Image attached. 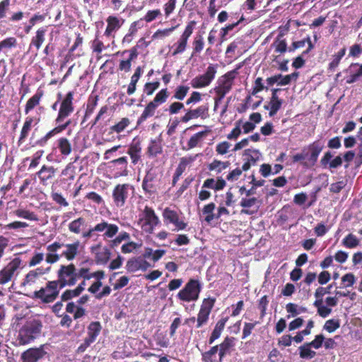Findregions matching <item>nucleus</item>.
Segmentation results:
<instances>
[{
  "instance_id": "a878e982",
  "label": "nucleus",
  "mask_w": 362,
  "mask_h": 362,
  "mask_svg": "<svg viewBox=\"0 0 362 362\" xmlns=\"http://www.w3.org/2000/svg\"><path fill=\"white\" fill-rule=\"evenodd\" d=\"M13 213L18 218H22L29 221H38V217L34 212L22 208H18L14 210Z\"/></svg>"
},
{
  "instance_id": "338daca9",
  "label": "nucleus",
  "mask_w": 362,
  "mask_h": 362,
  "mask_svg": "<svg viewBox=\"0 0 362 362\" xmlns=\"http://www.w3.org/2000/svg\"><path fill=\"white\" fill-rule=\"evenodd\" d=\"M97 102H98L97 96L93 99L89 100L88 103L87 105V108L86 110V114H85L86 117L90 116L94 112V110L97 105Z\"/></svg>"
},
{
  "instance_id": "f257e3e1",
  "label": "nucleus",
  "mask_w": 362,
  "mask_h": 362,
  "mask_svg": "<svg viewBox=\"0 0 362 362\" xmlns=\"http://www.w3.org/2000/svg\"><path fill=\"white\" fill-rule=\"evenodd\" d=\"M42 323L38 320H33L26 323L20 329L17 337V343L23 346L33 341L40 333Z\"/></svg>"
},
{
  "instance_id": "8fccbe9b",
  "label": "nucleus",
  "mask_w": 362,
  "mask_h": 362,
  "mask_svg": "<svg viewBox=\"0 0 362 362\" xmlns=\"http://www.w3.org/2000/svg\"><path fill=\"white\" fill-rule=\"evenodd\" d=\"M215 204L210 203L206 206H204L203 209V214H206V216L205 218V221L208 223H210L214 218L215 216L213 213L214 209H215Z\"/></svg>"
},
{
  "instance_id": "f03ea898",
  "label": "nucleus",
  "mask_w": 362,
  "mask_h": 362,
  "mask_svg": "<svg viewBox=\"0 0 362 362\" xmlns=\"http://www.w3.org/2000/svg\"><path fill=\"white\" fill-rule=\"evenodd\" d=\"M159 223V218L156 215L154 210L147 206L139 215L138 225L145 233H152Z\"/></svg>"
},
{
  "instance_id": "680f3d73",
  "label": "nucleus",
  "mask_w": 362,
  "mask_h": 362,
  "mask_svg": "<svg viewBox=\"0 0 362 362\" xmlns=\"http://www.w3.org/2000/svg\"><path fill=\"white\" fill-rule=\"evenodd\" d=\"M346 71L352 73L358 78L362 76V64L359 65L358 63L351 64Z\"/></svg>"
},
{
  "instance_id": "a18cd8bd",
  "label": "nucleus",
  "mask_w": 362,
  "mask_h": 362,
  "mask_svg": "<svg viewBox=\"0 0 362 362\" xmlns=\"http://www.w3.org/2000/svg\"><path fill=\"white\" fill-rule=\"evenodd\" d=\"M141 259L139 258H132L127 261V269L129 272H136L140 270L141 268Z\"/></svg>"
},
{
  "instance_id": "4be33fe9",
  "label": "nucleus",
  "mask_w": 362,
  "mask_h": 362,
  "mask_svg": "<svg viewBox=\"0 0 362 362\" xmlns=\"http://www.w3.org/2000/svg\"><path fill=\"white\" fill-rule=\"evenodd\" d=\"M106 21L107 23L106 30L105 31V35L106 36H111L112 33L119 30L124 23L123 19L113 16H110L107 18Z\"/></svg>"
},
{
  "instance_id": "052dcab7",
  "label": "nucleus",
  "mask_w": 362,
  "mask_h": 362,
  "mask_svg": "<svg viewBox=\"0 0 362 362\" xmlns=\"http://www.w3.org/2000/svg\"><path fill=\"white\" fill-rule=\"evenodd\" d=\"M159 86L160 83L158 81L146 83L144 86V91L147 95H151L153 92L159 88Z\"/></svg>"
},
{
  "instance_id": "c85d7f7f",
  "label": "nucleus",
  "mask_w": 362,
  "mask_h": 362,
  "mask_svg": "<svg viewBox=\"0 0 362 362\" xmlns=\"http://www.w3.org/2000/svg\"><path fill=\"white\" fill-rule=\"evenodd\" d=\"M226 321L227 318H223L216 323L215 328L210 337L209 344H212L216 339H217L221 336V332L225 327Z\"/></svg>"
},
{
  "instance_id": "473e14b6",
  "label": "nucleus",
  "mask_w": 362,
  "mask_h": 362,
  "mask_svg": "<svg viewBox=\"0 0 362 362\" xmlns=\"http://www.w3.org/2000/svg\"><path fill=\"white\" fill-rule=\"evenodd\" d=\"M305 43L308 44V48L303 52V54H307L309 52L310 50H311L313 48V45L312 44V42L309 37L305 40L293 42L292 43L291 47L289 48V51L291 52L294 51L296 49L302 48L305 47Z\"/></svg>"
},
{
  "instance_id": "f704fd0d",
  "label": "nucleus",
  "mask_w": 362,
  "mask_h": 362,
  "mask_svg": "<svg viewBox=\"0 0 362 362\" xmlns=\"http://www.w3.org/2000/svg\"><path fill=\"white\" fill-rule=\"evenodd\" d=\"M207 134L206 131L199 132L189 139L187 146L188 148H193L199 145V144L202 141L203 138Z\"/></svg>"
},
{
  "instance_id": "c756f323",
  "label": "nucleus",
  "mask_w": 362,
  "mask_h": 362,
  "mask_svg": "<svg viewBox=\"0 0 362 362\" xmlns=\"http://www.w3.org/2000/svg\"><path fill=\"white\" fill-rule=\"evenodd\" d=\"M230 165L229 161H221L218 160H214L208 166L210 171H214L216 173H221L223 170L226 169Z\"/></svg>"
},
{
  "instance_id": "ddd939ff",
  "label": "nucleus",
  "mask_w": 362,
  "mask_h": 362,
  "mask_svg": "<svg viewBox=\"0 0 362 362\" xmlns=\"http://www.w3.org/2000/svg\"><path fill=\"white\" fill-rule=\"evenodd\" d=\"M324 148V145L319 141H315L308 147V161H305L303 164L304 166L308 168L315 165L316 163L318 156Z\"/></svg>"
},
{
  "instance_id": "58836bf2",
  "label": "nucleus",
  "mask_w": 362,
  "mask_h": 362,
  "mask_svg": "<svg viewBox=\"0 0 362 362\" xmlns=\"http://www.w3.org/2000/svg\"><path fill=\"white\" fill-rule=\"evenodd\" d=\"M156 108L157 107L153 103L150 102L145 107L144 112L138 120V122L141 123L145 121L148 117H152L154 115Z\"/></svg>"
},
{
  "instance_id": "e2e57ef3",
  "label": "nucleus",
  "mask_w": 362,
  "mask_h": 362,
  "mask_svg": "<svg viewBox=\"0 0 362 362\" xmlns=\"http://www.w3.org/2000/svg\"><path fill=\"white\" fill-rule=\"evenodd\" d=\"M51 197L52 200L58 204L63 206H69V203L66 202V199L62 196V194L58 192H52Z\"/></svg>"
},
{
  "instance_id": "bf43d9fd",
  "label": "nucleus",
  "mask_w": 362,
  "mask_h": 362,
  "mask_svg": "<svg viewBox=\"0 0 362 362\" xmlns=\"http://www.w3.org/2000/svg\"><path fill=\"white\" fill-rule=\"evenodd\" d=\"M189 89V88L187 86H178L175 90L174 98L180 100H183L188 93Z\"/></svg>"
},
{
  "instance_id": "de8ad7c7",
  "label": "nucleus",
  "mask_w": 362,
  "mask_h": 362,
  "mask_svg": "<svg viewBox=\"0 0 362 362\" xmlns=\"http://www.w3.org/2000/svg\"><path fill=\"white\" fill-rule=\"evenodd\" d=\"M141 246V244H139L133 241H129L128 243L122 245L121 247V251L124 254L131 253L139 249Z\"/></svg>"
},
{
  "instance_id": "6ab92c4d",
  "label": "nucleus",
  "mask_w": 362,
  "mask_h": 362,
  "mask_svg": "<svg viewBox=\"0 0 362 362\" xmlns=\"http://www.w3.org/2000/svg\"><path fill=\"white\" fill-rule=\"evenodd\" d=\"M63 243L59 242H54L47 247L48 253L46 255V262L49 264H54L59 260L62 257L60 255L56 253V252L62 248Z\"/></svg>"
},
{
  "instance_id": "4d7b16f0",
  "label": "nucleus",
  "mask_w": 362,
  "mask_h": 362,
  "mask_svg": "<svg viewBox=\"0 0 362 362\" xmlns=\"http://www.w3.org/2000/svg\"><path fill=\"white\" fill-rule=\"evenodd\" d=\"M259 201L255 197L252 198H242L240 205L243 208H251L256 206H258L257 204H258Z\"/></svg>"
},
{
  "instance_id": "bb28decb",
  "label": "nucleus",
  "mask_w": 362,
  "mask_h": 362,
  "mask_svg": "<svg viewBox=\"0 0 362 362\" xmlns=\"http://www.w3.org/2000/svg\"><path fill=\"white\" fill-rule=\"evenodd\" d=\"M218 85L214 88V92L216 93V95H221V96H225L228 93L233 86L232 84L226 82L221 78L218 79Z\"/></svg>"
},
{
  "instance_id": "0e129e2a",
  "label": "nucleus",
  "mask_w": 362,
  "mask_h": 362,
  "mask_svg": "<svg viewBox=\"0 0 362 362\" xmlns=\"http://www.w3.org/2000/svg\"><path fill=\"white\" fill-rule=\"evenodd\" d=\"M240 68L238 66L237 69H233L230 71L227 72L226 74L222 76L220 78L225 81L226 82L230 83V84L233 85V80L235 78L236 75L238 74V69Z\"/></svg>"
},
{
  "instance_id": "603ef678",
  "label": "nucleus",
  "mask_w": 362,
  "mask_h": 362,
  "mask_svg": "<svg viewBox=\"0 0 362 362\" xmlns=\"http://www.w3.org/2000/svg\"><path fill=\"white\" fill-rule=\"evenodd\" d=\"M130 124L128 118H122L118 123L111 127V129L117 133H120Z\"/></svg>"
},
{
  "instance_id": "9d476101",
  "label": "nucleus",
  "mask_w": 362,
  "mask_h": 362,
  "mask_svg": "<svg viewBox=\"0 0 362 362\" xmlns=\"http://www.w3.org/2000/svg\"><path fill=\"white\" fill-rule=\"evenodd\" d=\"M90 252L94 255V259L98 264H105L110 260L111 252L110 249L102 244L98 243L90 247Z\"/></svg>"
},
{
  "instance_id": "0eeeda50",
  "label": "nucleus",
  "mask_w": 362,
  "mask_h": 362,
  "mask_svg": "<svg viewBox=\"0 0 362 362\" xmlns=\"http://www.w3.org/2000/svg\"><path fill=\"white\" fill-rule=\"evenodd\" d=\"M21 265V259L19 257H16L3 268L0 271V284H5L16 276Z\"/></svg>"
},
{
  "instance_id": "7ed1b4c3",
  "label": "nucleus",
  "mask_w": 362,
  "mask_h": 362,
  "mask_svg": "<svg viewBox=\"0 0 362 362\" xmlns=\"http://www.w3.org/2000/svg\"><path fill=\"white\" fill-rule=\"evenodd\" d=\"M57 281L60 288L65 286H72L78 281L76 276V267L74 264L61 265L57 271Z\"/></svg>"
},
{
  "instance_id": "774afa93",
  "label": "nucleus",
  "mask_w": 362,
  "mask_h": 362,
  "mask_svg": "<svg viewBox=\"0 0 362 362\" xmlns=\"http://www.w3.org/2000/svg\"><path fill=\"white\" fill-rule=\"evenodd\" d=\"M187 43V40L180 37L177 42V47L173 52V55L175 56L177 54L183 52L186 48Z\"/></svg>"
},
{
  "instance_id": "20e7f679",
  "label": "nucleus",
  "mask_w": 362,
  "mask_h": 362,
  "mask_svg": "<svg viewBox=\"0 0 362 362\" xmlns=\"http://www.w3.org/2000/svg\"><path fill=\"white\" fill-rule=\"evenodd\" d=\"M201 286L197 280L190 279L177 293V298L185 302L196 301L199 298Z\"/></svg>"
},
{
  "instance_id": "72a5a7b5",
  "label": "nucleus",
  "mask_w": 362,
  "mask_h": 362,
  "mask_svg": "<svg viewBox=\"0 0 362 362\" xmlns=\"http://www.w3.org/2000/svg\"><path fill=\"white\" fill-rule=\"evenodd\" d=\"M244 156H245L246 160L250 161L252 165H255L260 160L262 154L259 150L247 149L244 152Z\"/></svg>"
},
{
  "instance_id": "4468645a",
  "label": "nucleus",
  "mask_w": 362,
  "mask_h": 362,
  "mask_svg": "<svg viewBox=\"0 0 362 362\" xmlns=\"http://www.w3.org/2000/svg\"><path fill=\"white\" fill-rule=\"evenodd\" d=\"M209 117V107L207 105H201L194 110H188L185 115L181 118V122L187 123L189 121L201 117L206 119Z\"/></svg>"
},
{
  "instance_id": "7c9ffc66",
  "label": "nucleus",
  "mask_w": 362,
  "mask_h": 362,
  "mask_svg": "<svg viewBox=\"0 0 362 362\" xmlns=\"http://www.w3.org/2000/svg\"><path fill=\"white\" fill-rule=\"evenodd\" d=\"M34 121V119L33 117H27L24 124H23V128L21 129V135H20V137H19V139H18V143H23L25 139L27 138V136H28L29 134V132H30L31 130V126H32V123Z\"/></svg>"
},
{
  "instance_id": "ea45409f",
  "label": "nucleus",
  "mask_w": 362,
  "mask_h": 362,
  "mask_svg": "<svg viewBox=\"0 0 362 362\" xmlns=\"http://www.w3.org/2000/svg\"><path fill=\"white\" fill-rule=\"evenodd\" d=\"M41 97L42 93H36L28 100L25 108V114H28L40 103Z\"/></svg>"
},
{
  "instance_id": "2eb2a0df",
  "label": "nucleus",
  "mask_w": 362,
  "mask_h": 362,
  "mask_svg": "<svg viewBox=\"0 0 362 362\" xmlns=\"http://www.w3.org/2000/svg\"><path fill=\"white\" fill-rule=\"evenodd\" d=\"M95 230L97 232H103V237L106 240L115 237L119 232V227L116 224L103 221L95 226Z\"/></svg>"
},
{
  "instance_id": "cd10ccee",
  "label": "nucleus",
  "mask_w": 362,
  "mask_h": 362,
  "mask_svg": "<svg viewBox=\"0 0 362 362\" xmlns=\"http://www.w3.org/2000/svg\"><path fill=\"white\" fill-rule=\"evenodd\" d=\"M47 32V28H41L40 29H38L36 32V35L33 37L32 39V41H31V45H33L34 46H35L36 49L38 50L42 44L43 43L44 40H45V33Z\"/></svg>"
},
{
  "instance_id": "e433bc0d",
  "label": "nucleus",
  "mask_w": 362,
  "mask_h": 362,
  "mask_svg": "<svg viewBox=\"0 0 362 362\" xmlns=\"http://www.w3.org/2000/svg\"><path fill=\"white\" fill-rule=\"evenodd\" d=\"M130 235L126 231L120 232L115 238L110 241V247L112 248L116 247L119 245L122 242L129 240Z\"/></svg>"
},
{
  "instance_id": "5701e85b",
  "label": "nucleus",
  "mask_w": 362,
  "mask_h": 362,
  "mask_svg": "<svg viewBox=\"0 0 362 362\" xmlns=\"http://www.w3.org/2000/svg\"><path fill=\"white\" fill-rule=\"evenodd\" d=\"M141 147L139 141L134 140L128 149V154L130 156L132 163L136 164L141 158Z\"/></svg>"
},
{
  "instance_id": "5fc2aeb1",
  "label": "nucleus",
  "mask_w": 362,
  "mask_h": 362,
  "mask_svg": "<svg viewBox=\"0 0 362 362\" xmlns=\"http://www.w3.org/2000/svg\"><path fill=\"white\" fill-rule=\"evenodd\" d=\"M272 47L275 51L279 53H284L287 49V44L285 40H280L279 37L273 42Z\"/></svg>"
},
{
  "instance_id": "6e6d98bb",
  "label": "nucleus",
  "mask_w": 362,
  "mask_h": 362,
  "mask_svg": "<svg viewBox=\"0 0 362 362\" xmlns=\"http://www.w3.org/2000/svg\"><path fill=\"white\" fill-rule=\"evenodd\" d=\"M298 76V73L294 72L291 74H288L286 76L281 75L280 77L279 82H278L279 86H286L289 84L291 81H296Z\"/></svg>"
},
{
  "instance_id": "423d86ee",
  "label": "nucleus",
  "mask_w": 362,
  "mask_h": 362,
  "mask_svg": "<svg viewBox=\"0 0 362 362\" xmlns=\"http://www.w3.org/2000/svg\"><path fill=\"white\" fill-rule=\"evenodd\" d=\"M59 284L56 281H48L45 288H41L35 292V297L41 299L44 303L54 301L59 295L58 286Z\"/></svg>"
},
{
  "instance_id": "13d9d810",
  "label": "nucleus",
  "mask_w": 362,
  "mask_h": 362,
  "mask_svg": "<svg viewBox=\"0 0 362 362\" xmlns=\"http://www.w3.org/2000/svg\"><path fill=\"white\" fill-rule=\"evenodd\" d=\"M27 227H28V224L27 223L16 221L12 223H10L8 224L4 225V226H2V228L4 230H11V229L18 230L21 228H27Z\"/></svg>"
},
{
  "instance_id": "6e6552de",
  "label": "nucleus",
  "mask_w": 362,
  "mask_h": 362,
  "mask_svg": "<svg viewBox=\"0 0 362 362\" xmlns=\"http://www.w3.org/2000/svg\"><path fill=\"white\" fill-rule=\"evenodd\" d=\"M49 345L42 344L39 347L30 348L22 353L21 358L23 362H37L47 354Z\"/></svg>"
},
{
  "instance_id": "69168bd1",
  "label": "nucleus",
  "mask_w": 362,
  "mask_h": 362,
  "mask_svg": "<svg viewBox=\"0 0 362 362\" xmlns=\"http://www.w3.org/2000/svg\"><path fill=\"white\" fill-rule=\"evenodd\" d=\"M79 295L80 293L76 288L73 290H66L62 294L61 298L62 300L66 301L73 298L74 297L78 296Z\"/></svg>"
},
{
  "instance_id": "a19ab883",
  "label": "nucleus",
  "mask_w": 362,
  "mask_h": 362,
  "mask_svg": "<svg viewBox=\"0 0 362 362\" xmlns=\"http://www.w3.org/2000/svg\"><path fill=\"white\" fill-rule=\"evenodd\" d=\"M310 347L312 346L308 345V343H306L299 347L300 358H312L315 356L316 353L314 351H312Z\"/></svg>"
},
{
  "instance_id": "2f4dec72",
  "label": "nucleus",
  "mask_w": 362,
  "mask_h": 362,
  "mask_svg": "<svg viewBox=\"0 0 362 362\" xmlns=\"http://www.w3.org/2000/svg\"><path fill=\"white\" fill-rule=\"evenodd\" d=\"M85 219L82 217H79L69 223L68 228L70 232L79 234L81 232L82 227L85 224Z\"/></svg>"
},
{
  "instance_id": "dca6fc26",
  "label": "nucleus",
  "mask_w": 362,
  "mask_h": 362,
  "mask_svg": "<svg viewBox=\"0 0 362 362\" xmlns=\"http://www.w3.org/2000/svg\"><path fill=\"white\" fill-rule=\"evenodd\" d=\"M50 270V267L43 268L38 267L35 269L30 271L26 275L22 284L23 286H33L36 284L41 276L47 274Z\"/></svg>"
},
{
  "instance_id": "f3484780",
  "label": "nucleus",
  "mask_w": 362,
  "mask_h": 362,
  "mask_svg": "<svg viewBox=\"0 0 362 362\" xmlns=\"http://www.w3.org/2000/svg\"><path fill=\"white\" fill-rule=\"evenodd\" d=\"M81 243L78 240L69 244L63 243L62 247L64 249L62 252L60 256L64 257L67 261H71L74 259L76 256L79 254V247Z\"/></svg>"
},
{
  "instance_id": "f8f14e48",
  "label": "nucleus",
  "mask_w": 362,
  "mask_h": 362,
  "mask_svg": "<svg viewBox=\"0 0 362 362\" xmlns=\"http://www.w3.org/2000/svg\"><path fill=\"white\" fill-rule=\"evenodd\" d=\"M130 189L131 187L128 184L117 185L115 187L112 197L117 206L122 207L124 205Z\"/></svg>"
},
{
  "instance_id": "c03bdc74",
  "label": "nucleus",
  "mask_w": 362,
  "mask_h": 362,
  "mask_svg": "<svg viewBox=\"0 0 362 362\" xmlns=\"http://www.w3.org/2000/svg\"><path fill=\"white\" fill-rule=\"evenodd\" d=\"M168 95L169 94L167 88L162 89L156 94V97L154 98L153 100L151 101V103L158 107L159 105L164 103L166 101Z\"/></svg>"
},
{
  "instance_id": "864d4df0",
  "label": "nucleus",
  "mask_w": 362,
  "mask_h": 362,
  "mask_svg": "<svg viewBox=\"0 0 362 362\" xmlns=\"http://www.w3.org/2000/svg\"><path fill=\"white\" fill-rule=\"evenodd\" d=\"M340 327V322L339 320H327L325 325L324 329L327 330L328 332L332 333L334 332L336 329H337Z\"/></svg>"
},
{
  "instance_id": "9b49d317",
  "label": "nucleus",
  "mask_w": 362,
  "mask_h": 362,
  "mask_svg": "<svg viewBox=\"0 0 362 362\" xmlns=\"http://www.w3.org/2000/svg\"><path fill=\"white\" fill-rule=\"evenodd\" d=\"M215 300L213 298H205L201 305L200 310L197 315V327H202L205 325L208 320L209 314L214 305Z\"/></svg>"
},
{
  "instance_id": "393cba45",
  "label": "nucleus",
  "mask_w": 362,
  "mask_h": 362,
  "mask_svg": "<svg viewBox=\"0 0 362 362\" xmlns=\"http://www.w3.org/2000/svg\"><path fill=\"white\" fill-rule=\"evenodd\" d=\"M233 338L226 337L218 346L219 361L221 362L226 354L230 352V349L234 346Z\"/></svg>"
},
{
  "instance_id": "1a4fd4ad",
  "label": "nucleus",
  "mask_w": 362,
  "mask_h": 362,
  "mask_svg": "<svg viewBox=\"0 0 362 362\" xmlns=\"http://www.w3.org/2000/svg\"><path fill=\"white\" fill-rule=\"evenodd\" d=\"M74 93L69 92L62 101L56 122L60 124L65 118L74 112Z\"/></svg>"
},
{
  "instance_id": "09e8293b",
  "label": "nucleus",
  "mask_w": 362,
  "mask_h": 362,
  "mask_svg": "<svg viewBox=\"0 0 362 362\" xmlns=\"http://www.w3.org/2000/svg\"><path fill=\"white\" fill-rule=\"evenodd\" d=\"M356 281V278L353 273H347L341 277L343 287H351Z\"/></svg>"
},
{
  "instance_id": "3c124183",
  "label": "nucleus",
  "mask_w": 362,
  "mask_h": 362,
  "mask_svg": "<svg viewBox=\"0 0 362 362\" xmlns=\"http://www.w3.org/2000/svg\"><path fill=\"white\" fill-rule=\"evenodd\" d=\"M231 146V144L226 141L220 142L216 146V151L219 155H225L229 152Z\"/></svg>"
},
{
  "instance_id": "a211bd4d",
  "label": "nucleus",
  "mask_w": 362,
  "mask_h": 362,
  "mask_svg": "<svg viewBox=\"0 0 362 362\" xmlns=\"http://www.w3.org/2000/svg\"><path fill=\"white\" fill-rule=\"evenodd\" d=\"M163 216L165 221H168L173 223L177 230H182L186 227V223L180 220L177 212L170 209L169 208L164 209Z\"/></svg>"
},
{
  "instance_id": "c9c22d12",
  "label": "nucleus",
  "mask_w": 362,
  "mask_h": 362,
  "mask_svg": "<svg viewBox=\"0 0 362 362\" xmlns=\"http://www.w3.org/2000/svg\"><path fill=\"white\" fill-rule=\"evenodd\" d=\"M58 148L64 156H68L71 152V144L66 138L62 137L58 140Z\"/></svg>"
},
{
  "instance_id": "b1692460",
  "label": "nucleus",
  "mask_w": 362,
  "mask_h": 362,
  "mask_svg": "<svg viewBox=\"0 0 362 362\" xmlns=\"http://www.w3.org/2000/svg\"><path fill=\"white\" fill-rule=\"evenodd\" d=\"M102 327L99 322H92L88 327V337L86 339L94 342L101 331Z\"/></svg>"
},
{
  "instance_id": "aec40b11",
  "label": "nucleus",
  "mask_w": 362,
  "mask_h": 362,
  "mask_svg": "<svg viewBox=\"0 0 362 362\" xmlns=\"http://www.w3.org/2000/svg\"><path fill=\"white\" fill-rule=\"evenodd\" d=\"M279 90V89L273 90L272 95L269 104L264 105V108L266 110H269V115L270 117H273L276 114V112L280 110L283 103V100L279 99L276 94L277 91Z\"/></svg>"
},
{
  "instance_id": "39448f33",
  "label": "nucleus",
  "mask_w": 362,
  "mask_h": 362,
  "mask_svg": "<svg viewBox=\"0 0 362 362\" xmlns=\"http://www.w3.org/2000/svg\"><path fill=\"white\" fill-rule=\"evenodd\" d=\"M217 67L218 65L209 64L204 74L197 76L191 80L190 84L192 87L194 88H202L209 86L215 78Z\"/></svg>"
},
{
  "instance_id": "37998d69",
  "label": "nucleus",
  "mask_w": 362,
  "mask_h": 362,
  "mask_svg": "<svg viewBox=\"0 0 362 362\" xmlns=\"http://www.w3.org/2000/svg\"><path fill=\"white\" fill-rule=\"evenodd\" d=\"M242 133L241 128V119H239L235 122V127L232 129V131L227 135V139L228 140H237L238 138Z\"/></svg>"
},
{
  "instance_id": "412c9836",
  "label": "nucleus",
  "mask_w": 362,
  "mask_h": 362,
  "mask_svg": "<svg viewBox=\"0 0 362 362\" xmlns=\"http://www.w3.org/2000/svg\"><path fill=\"white\" fill-rule=\"evenodd\" d=\"M56 171L57 169L53 166L42 165L40 170L37 173L40 183L43 185H47V182L54 177Z\"/></svg>"
},
{
  "instance_id": "49530a36",
  "label": "nucleus",
  "mask_w": 362,
  "mask_h": 362,
  "mask_svg": "<svg viewBox=\"0 0 362 362\" xmlns=\"http://www.w3.org/2000/svg\"><path fill=\"white\" fill-rule=\"evenodd\" d=\"M286 311L291 314L292 317H295L302 313L306 311V308L303 307H298V305L289 303L286 306Z\"/></svg>"
},
{
  "instance_id": "79ce46f5",
  "label": "nucleus",
  "mask_w": 362,
  "mask_h": 362,
  "mask_svg": "<svg viewBox=\"0 0 362 362\" xmlns=\"http://www.w3.org/2000/svg\"><path fill=\"white\" fill-rule=\"evenodd\" d=\"M342 244L347 248H354L358 245L359 241L354 235L349 233L344 238Z\"/></svg>"
},
{
  "instance_id": "4c0bfd02",
  "label": "nucleus",
  "mask_w": 362,
  "mask_h": 362,
  "mask_svg": "<svg viewBox=\"0 0 362 362\" xmlns=\"http://www.w3.org/2000/svg\"><path fill=\"white\" fill-rule=\"evenodd\" d=\"M162 152V146L159 139L152 140L148 147V153L151 156H156Z\"/></svg>"
}]
</instances>
